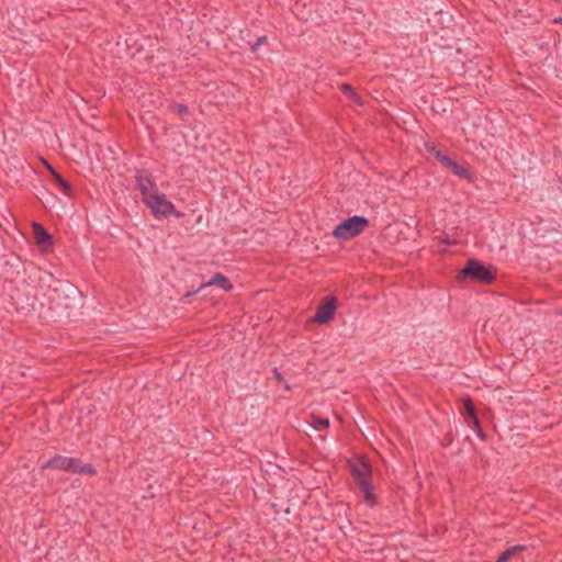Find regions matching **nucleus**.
<instances>
[{
	"instance_id": "obj_1",
	"label": "nucleus",
	"mask_w": 562,
	"mask_h": 562,
	"mask_svg": "<svg viewBox=\"0 0 562 562\" xmlns=\"http://www.w3.org/2000/svg\"><path fill=\"white\" fill-rule=\"evenodd\" d=\"M352 477L361 493L362 499L369 506L376 504V495L371 482L372 469L364 459H357L350 463Z\"/></svg>"
},
{
	"instance_id": "obj_10",
	"label": "nucleus",
	"mask_w": 562,
	"mask_h": 562,
	"mask_svg": "<svg viewBox=\"0 0 562 562\" xmlns=\"http://www.w3.org/2000/svg\"><path fill=\"white\" fill-rule=\"evenodd\" d=\"M33 229L37 244L45 246L50 243V235L40 224L35 223L33 225Z\"/></svg>"
},
{
	"instance_id": "obj_9",
	"label": "nucleus",
	"mask_w": 562,
	"mask_h": 562,
	"mask_svg": "<svg viewBox=\"0 0 562 562\" xmlns=\"http://www.w3.org/2000/svg\"><path fill=\"white\" fill-rule=\"evenodd\" d=\"M212 285L218 286V288L223 289L226 292L231 291L232 288H233L232 283L229 282V280L225 276H223L221 273H216L215 276H213L211 278L210 281H207L206 283H203L199 288V291L203 290L204 288L212 286Z\"/></svg>"
},
{
	"instance_id": "obj_18",
	"label": "nucleus",
	"mask_w": 562,
	"mask_h": 562,
	"mask_svg": "<svg viewBox=\"0 0 562 562\" xmlns=\"http://www.w3.org/2000/svg\"><path fill=\"white\" fill-rule=\"evenodd\" d=\"M176 111L180 114V115H183V114H187L188 113V108L183 104H177L175 106Z\"/></svg>"
},
{
	"instance_id": "obj_7",
	"label": "nucleus",
	"mask_w": 562,
	"mask_h": 562,
	"mask_svg": "<svg viewBox=\"0 0 562 562\" xmlns=\"http://www.w3.org/2000/svg\"><path fill=\"white\" fill-rule=\"evenodd\" d=\"M136 183L142 193L143 202H146L149 199V196H153L157 192H159L156 182L153 180L151 176L145 170L137 171Z\"/></svg>"
},
{
	"instance_id": "obj_13",
	"label": "nucleus",
	"mask_w": 562,
	"mask_h": 562,
	"mask_svg": "<svg viewBox=\"0 0 562 562\" xmlns=\"http://www.w3.org/2000/svg\"><path fill=\"white\" fill-rule=\"evenodd\" d=\"M449 169L456 176L463 178V179H469L471 176L469 168L465 165H461V164L457 162L456 160L453 161V164L450 166Z\"/></svg>"
},
{
	"instance_id": "obj_20",
	"label": "nucleus",
	"mask_w": 562,
	"mask_h": 562,
	"mask_svg": "<svg viewBox=\"0 0 562 562\" xmlns=\"http://www.w3.org/2000/svg\"><path fill=\"white\" fill-rule=\"evenodd\" d=\"M263 40H266V38H265V37L259 38V40L257 41V43L254 45L252 50H256V49H257V47H258L260 44H262V41H263Z\"/></svg>"
},
{
	"instance_id": "obj_15",
	"label": "nucleus",
	"mask_w": 562,
	"mask_h": 562,
	"mask_svg": "<svg viewBox=\"0 0 562 562\" xmlns=\"http://www.w3.org/2000/svg\"><path fill=\"white\" fill-rule=\"evenodd\" d=\"M436 159H438L448 169L454 161L453 159H451L449 156L442 154L441 151H436Z\"/></svg>"
},
{
	"instance_id": "obj_14",
	"label": "nucleus",
	"mask_w": 562,
	"mask_h": 562,
	"mask_svg": "<svg viewBox=\"0 0 562 562\" xmlns=\"http://www.w3.org/2000/svg\"><path fill=\"white\" fill-rule=\"evenodd\" d=\"M341 91L349 98L351 101L356 103H361L360 97L355 92V90L348 83L341 85Z\"/></svg>"
},
{
	"instance_id": "obj_2",
	"label": "nucleus",
	"mask_w": 562,
	"mask_h": 562,
	"mask_svg": "<svg viewBox=\"0 0 562 562\" xmlns=\"http://www.w3.org/2000/svg\"><path fill=\"white\" fill-rule=\"evenodd\" d=\"M43 469H56L70 473L94 475L95 470L89 463H83L79 459L68 458L64 456H55L42 465Z\"/></svg>"
},
{
	"instance_id": "obj_12",
	"label": "nucleus",
	"mask_w": 562,
	"mask_h": 562,
	"mask_svg": "<svg viewBox=\"0 0 562 562\" xmlns=\"http://www.w3.org/2000/svg\"><path fill=\"white\" fill-rule=\"evenodd\" d=\"M522 550H525V547L520 544L510 547L498 557L497 562H507Z\"/></svg>"
},
{
	"instance_id": "obj_5",
	"label": "nucleus",
	"mask_w": 562,
	"mask_h": 562,
	"mask_svg": "<svg viewBox=\"0 0 562 562\" xmlns=\"http://www.w3.org/2000/svg\"><path fill=\"white\" fill-rule=\"evenodd\" d=\"M461 277H470L481 283H491L494 280L492 271L473 259L469 260L465 267L460 271L459 278Z\"/></svg>"
},
{
	"instance_id": "obj_17",
	"label": "nucleus",
	"mask_w": 562,
	"mask_h": 562,
	"mask_svg": "<svg viewBox=\"0 0 562 562\" xmlns=\"http://www.w3.org/2000/svg\"><path fill=\"white\" fill-rule=\"evenodd\" d=\"M425 148H426V150H427L429 154L434 155L435 157H436V151H439V150L437 149L436 145H435L434 143H431V142H427V143H425Z\"/></svg>"
},
{
	"instance_id": "obj_16",
	"label": "nucleus",
	"mask_w": 562,
	"mask_h": 562,
	"mask_svg": "<svg viewBox=\"0 0 562 562\" xmlns=\"http://www.w3.org/2000/svg\"><path fill=\"white\" fill-rule=\"evenodd\" d=\"M314 426L318 430L327 428L329 426V420L327 418L317 417L314 419Z\"/></svg>"
},
{
	"instance_id": "obj_11",
	"label": "nucleus",
	"mask_w": 562,
	"mask_h": 562,
	"mask_svg": "<svg viewBox=\"0 0 562 562\" xmlns=\"http://www.w3.org/2000/svg\"><path fill=\"white\" fill-rule=\"evenodd\" d=\"M47 168L48 170L50 171L54 180H55V183L59 186L60 190L65 193V194H69L70 193V186L69 183L64 180V178L58 173L56 172L53 167H50L49 165H47Z\"/></svg>"
},
{
	"instance_id": "obj_19",
	"label": "nucleus",
	"mask_w": 562,
	"mask_h": 562,
	"mask_svg": "<svg viewBox=\"0 0 562 562\" xmlns=\"http://www.w3.org/2000/svg\"><path fill=\"white\" fill-rule=\"evenodd\" d=\"M273 374L278 381L283 380V375L279 372V370L277 368L273 369Z\"/></svg>"
},
{
	"instance_id": "obj_4",
	"label": "nucleus",
	"mask_w": 562,
	"mask_h": 562,
	"mask_svg": "<svg viewBox=\"0 0 562 562\" xmlns=\"http://www.w3.org/2000/svg\"><path fill=\"white\" fill-rule=\"evenodd\" d=\"M149 207L157 218H166L169 216L181 217V213L178 212L169 200H167L164 193L157 192L155 195L144 202Z\"/></svg>"
},
{
	"instance_id": "obj_8",
	"label": "nucleus",
	"mask_w": 562,
	"mask_h": 562,
	"mask_svg": "<svg viewBox=\"0 0 562 562\" xmlns=\"http://www.w3.org/2000/svg\"><path fill=\"white\" fill-rule=\"evenodd\" d=\"M464 411L470 417L469 426L473 428L480 437L483 438V432L480 426V420L475 413V407L470 398H467L464 402Z\"/></svg>"
},
{
	"instance_id": "obj_3",
	"label": "nucleus",
	"mask_w": 562,
	"mask_h": 562,
	"mask_svg": "<svg viewBox=\"0 0 562 562\" xmlns=\"http://www.w3.org/2000/svg\"><path fill=\"white\" fill-rule=\"evenodd\" d=\"M368 224V220L363 216H351L335 227L333 236L339 240H348L361 234Z\"/></svg>"
},
{
	"instance_id": "obj_6",
	"label": "nucleus",
	"mask_w": 562,
	"mask_h": 562,
	"mask_svg": "<svg viewBox=\"0 0 562 562\" xmlns=\"http://www.w3.org/2000/svg\"><path fill=\"white\" fill-rule=\"evenodd\" d=\"M337 308V300L335 296H326L321 304L317 306L316 313L314 315V322L317 324H327L329 323L335 315Z\"/></svg>"
}]
</instances>
